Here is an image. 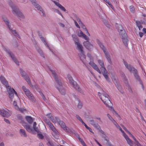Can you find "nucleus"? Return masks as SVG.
<instances>
[{"mask_svg":"<svg viewBox=\"0 0 146 146\" xmlns=\"http://www.w3.org/2000/svg\"><path fill=\"white\" fill-rule=\"evenodd\" d=\"M102 91L103 92L102 93L98 92V95L100 98L106 106L110 110L112 111L113 113H115L116 116L119 117L118 114L116 112L111 106L112 104L108 98V95L103 90H102Z\"/></svg>","mask_w":146,"mask_h":146,"instance_id":"f257e3e1","label":"nucleus"},{"mask_svg":"<svg viewBox=\"0 0 146 146\" xmlns=\"http://www.w3.org/2000/svg\"><path fill=\"white\" fill-rule=\"evenodd\" d=\"M0 80L1 83L7 88L9 97L11 100L14 98V93L15 94L17 98V99H19L16 92L13 88H11L9 86L8 82L4 77L2 76H0Z\"/></svg>","mask_w":146,"mask_h":146,"instance_id":"f03ea898","label":"nucleus"},{"mask_svg":"<svg viewBox=\"0 0 146 146\" xmlns=\"http://www.w3.org/2000/svg\"><path fill=\"white\" fill-rule=\"evenodd\" d=\"M50 70L57 82L56 84L55 85L56 87L60 92L61 94L62 95H65L66 93V90L64 88L62 87V84L61 82L60 81V80L58 78L56 74L54 71L50 69Z\"/></svg>","mask_w":146,"mask_h":146,"instance_id":"7ed1b4c3","label":"nucleus"},{"mask_svg":"<svg viewBox=\"0 0 146 146\" xmlns=\"http://www.w3.org/2000/svg\"><path fill=\"white\" fill-rule=\"evenodd\" d=\"M8 3L12 9V12L14 14H16L20 18H24V15L22 13L20 12L18 8L13 5V2L10 0H9Z\"/></svg>","mask_w":146,"mask_h":146,"instance_id":"20e7f679","label":"nucleus"},{"mask_svg":"<svg viewBox=\"0 0 146 146\" xmlns=\"http://www.w3.org/2000/svg\"><path fill=\"white\" fill-rule=\"evenodd\" d=\"M123 63L126 68L131 73H133L136 79L138 80H140V79L138 74L137 70L129 64H128L127 62L124 60Z\"/></svg>","mask_w":146,"mask_h":146,"instance_id":"39448f33","label":"nucleus"},{"mask_svg":"<svg viewBox=\"0 0 146 146\" xmlns=\"http://www.w3.org/2000/svg\"><path fill=\"white\" fill-rule=\"evenodd\" d=\"M98 62L100 65L101 66L100 69L101 72L103 74V76L106 80L108 81H109V79L108 76V73L106 70L103 61L100 60H98Z\"/></svg>","mask_w":146,"mask_h":146,"instance_id":"423d86ee","label":"nucleus"},{"mask_svg":"<svg viewBox=\"0 0 146 146\" xmlns=\"http://www.w3.org/2000/svg\"><path fill=\"white\" fill-rule=\"evenodd\" d=\"M97 42L100 46V48L102 50L104 54H105L106 57V58L108 61L110 63L111 62V59L109 53L106 51V49L104 47L103 44L101 42L98 40H96Z\"/></svg>","mask_w":146,"mask_h":146,"instance_id":"0eeeda50","label":"nucleus"},{"mask_svg":"<svg viewBox=\"0 0 146 146\" xmlns=\"http://www.w3.org/2000/svg\"><path fill=\"white\" fill-rule=\"evenodd\" d=\"M75 43L77 45V48L80 53L79 55L80 57L81 60L83 62V60L86 58L83 51V47L78 42L75 41Z\"/></svg>","mask_w":146,"mask_h":146,"instance_id":"6e6552de","label":"nucleus"},{"mask_svg":"<svg viewBox=\"0 0 146 146\" xmlns=\"http://www.w3.org/2000/svg\"><path fill=\"white\" fill-rule=\"evenodd\" d=\"M67 77L70 83L72 84L76 90L81 92V90L77 83L73 80L72 76L70 75H67Z\"/></svg>","mask_w":146,"mask_h":146,"instance_id":"1a4fd4ad","label":"nucleus"},{"mask_svg":"<svg viewBox=\"0 0 146 146\" xmlns=\"http://www.w3.org/2000/svg\"><path fill=\"white\" fill-rule=\"evenodd\" d=\"M2 18L3 21L7 25L8 28H9L11 32L15 36L18 37L19 38H20V37L19 36L18 34L16 32V31H15V30H13L12 29H11L10 28V23L9 22V21L7 19V18L5 17H3Z\"/></svg>","mask_w":146,"mask_h":146,"instance_id":"9d476101","label":"nucleus"},{"mask_svg":"<svg viewBox=\"0 0 146 146\" xmlns=\"http://www.w3.org/2000/svg\"><path fill=\"white\" fill-rule=\"evenodd\" d=\"M56 123L57 122L59 125H60L61 127L64 130H66V131H68L69 130L68 127L66 126L65 123L63 121L60 120L59 118L58 117H56L55 119Z\"/></svg>","mask_w":146,"mask_h":146,"instance_id":"9b49d317","label":"nucleus"},{"mask_svg":"<svg viewBox=\"0 0 146 146\" xmlns=\"http://www.w3.org/2000/svg\"><path fill=\"white\" fill-rule=\"evenodd\" d=\"M20 72L22 76L25 79L29 85L30 86H31L32 84L30 78L26 73L22 69H21L20 70Z\"/></svg>","mask_w":146,"mask_h":146,"instance_id":"f8f14e48","label":"nucleus"},{"mask_svg":"<svg viewBox=\"0 0 146 146\" xmlns=\"http://www.w3.org/2000/svg\"><path fill=\"white\" fill-rule=\"evenodd\" d=\"M123 134V136L125 139L127 143L130 146H133V141L128 137L122 129L120 131Z\"/></svg>","mask_w":146,"mask_h":146,"instance_id":"ddd939ff","label":"nucleus"},{"mask_svg":"<svg viewBox=\"0 0 146 146\" xmlns=\"http://www.w3.org/2000/svg\"><path fill=\"white\" fill-rule=\"evenodd\" d=\"M30 0L32 2V4L38 10H40V11L42 12V13L43 16L44 17L45 16V14L44 13V11H43L41 7L38 4H37L35 0Z\"/></svg>","mask_w":146,"mask_h":146,"instance_id":"4468645a","label":"nucleus"},{"mask_svg":"<svg viewBox=\"0 0 146 146\" xmlns=\"http://www.w3.org/2000/svg\"><path fill=\"white\" fill-rule=\"evenodd\" d=\"M7 109L0 110V114L3 117H8L10 116V114L8 112Z\"/></svg>","mask_w":146,"mask_h":146,"instance_id":"2eb2a0df","label":"nucleus"},{"mask_svg":"<svg viewBox=\"0 0 146 146\" xmlns=\"http://www.w3.org/2000/svg\"><path fill=\"white\" fill-rule=\"evenodd\" d=\"M116 27L118 30L119 34L120 36L123 34L124 33H126L125 31L123 30V27L121 25L116 24Z\"/></svg>","mask_w":146,"mask_h":146,"instance_id":"dca6fc26","label":"nucleus"},{"mask_svg":"<svg viewBox=\"0 0 146 146\" xmlns=\"http://www.w3.org/2000/svg\"><path fill=\"white\" fill-rule=\"evenodd\" d=\"M120 37L122 39L123 42L126 46H127L128 44V40L127 38V35L126 33H124L123 34L120 35Z\"/></svg>","mask_w":146,"mask_h":146,"instance_id":"f3484780","label":"nucleus"},{"mask_svg":"<svg viewBox=\"0 0 146 146\" xmlns=\"http://www.w3.org/2000/svg\"><path fill=\"white\" fill-rule=\"evenodd\" d=\"M89 64L93 68L96 70L99 74L101 73V71L98 67L97 65L92 61H90L89 63Z\"/></svg>","mask_w":146,"mask_h":146,"instance_id":"a211bd4d","label":"nucleus"},{"mask_svg":"<svg viewBox=\"0 0 146 146\" xmlns=\"http://www.w3.org/2000/svg\"><path fill=\"white\" fill-rule=\"evenodd\" d=\"M86 41H84L83 43L84 45L88 49L90 50L93 48L92 45L89 41V40H86Z\"/></svg>","mask_w":146,"mask_h":146,"instance_id":"6ab92c4d","label":"nucleus"},{"mask_svg":"<svg viewBox=\"0 0 146 146\" xmlns=\"http://www.w3.org/2000/svg\"><path fill=\"white\" fill-rule=\"evenodd\" d=\"M77 35L79 37H82L86 40H89L88 37L85 34H84L82 31L79 30L78 31Z\"/></svg>","mask_w":146,"mask_h":146,"instance_id":"aec40b11","label":"nucleus"},{"mask_svg":"<svg viewBox=\"0 0 146 146\" xmlns=\"http://www.w3.org/2000/svg\"><path fill=\"white\" fill-rule=\"evenodd\" d=\"M47 124L51 129V130L56 135L58 133V132L56 130L52 124L49 121L47 122Z\"/></svg>","mask_w":146,"mask_h":146,"instance_id":"412c9836","label":"nucleus"},{"mask_svg":"<svg viewBox=\"0 0 146 146\" xmlns=\"http://www.w3.org/2000/svg\"><path fill=\"white\" fill-rule=\"evenodd\" d=\"M26 95L32 101H35V99L33 95L31 94L29 90L27 91L25 93Z\"/></svg>","mask_w":146,"mask_h":146,"instance_id":"4be33fe9","label":"nucleus"},{"mask_svg":"<svg viewBox=\"0 0 146 146\" xmlns=\"http://www.w3.org/2000/svg\"><path fill=\"white\" fill-rule=\"evenodd\" d=\"M76 19L77 21L78 22L79 25L82 27L83 29L85 31H86V30H87L84 24L81 21V20L78 17H77L76 18Z\"/></svg>","mask_w":146,"mask_h":146,"instance_id":"5701e85b","label":"nucleus"},{"mask_svg":"<svg viewBox=\"0 0 146 146\" xmlns=\"http://www.w3.org/2000/svg\"><path fill=\"white\" fill-rule=\"evenodd\" d=\"M8 53L16 64L18 65H19V62L17 61L16 58L14 57V56L12 54L11 52H9Z\"/></svg>","mask_w":146,"mask_h":146,"instance_id":"b1692460","label":"nucleus"},{"mask_svg":"<svg viewBox=\"0 0 146 146\" xmlns=\"http://www.w3.org/2000/svg\"><path fill=\"white\" fill-rule=\"evenodd\" d=\"M53 2L54 4L58 7H59L62 10L64 11H66V9L63 6H62L60 3L57 2L56 1H54Z\"/></svg>","mask_w":146,"mask_h":146,"instance_id":"393cba45","label":"nucleus"},{"mask_svg":"<svg viewBox=\"0 0 146 146\" xmlns=\"http://www.w3.org/2000/svg\"><path fill=\"white\" fill-rule=\"evenodd\" d=\"M46 116H47V117L49 118L54 123H56L55 119H55H54L53 117L52 116V114L51 113H49L48 114H47Z\"/></svg>","mask_w":146,"mask_h":146,"instance_id":"a878e982","label":"nucleus"},{"mask_svg":"<svg viewBox=\"0 0 146 146\" xmlns=\"http://www.w3.org/2000/svg\"><path fill=\"white\" fill-rule=\"evenodd\" d=\"M23 126L25 127L27 131L29 132L32 133L33 132V129L31 128L30 125H24Z\"/></svg>","mask_w":146,"mask_h":146,"instance_id":"bb28decb","label":"nucleus"},{"mask_svg":"<svg viewBox=\"0 0 146 146\" xmlns=\"http://www.w3.org/2000/svg\"><path fill=\"white\" fill-rule=\"evenodd\" d=\"M27 121L30 124H31L33 121V118L29 116H26L25 117Z\"/></svg>","mask_w":146,"mask_h":146,"instance_id":"cd10ccee","label":"nucleus"},{"mask_svg":"<svg viewBox=\"0 0 146 146\" xmlns=\"http://www.w3.org/2000/svg\"><path fill=\"white\" fill-rule=\"evenodd\" d=\"M136 23L139 30H140L143 27L141 23L139 21H136Z\"/></svg>","mask_w":146,"mask_h":146,"instance_id":"c85d7f7f","label":"nucleus"},{"mask_svg":"<svg viewBox=\"0 0 146 146\" xmlns=\"http://www.w3.org/2000/svg\"><path fill=\"white\" fill-rule=\"evenodd\" d=\"M20 133L21 136H24V137L27 136V134L24 130L22 129H20Z\"/></svg>","mask_w":146,"mask_h":146,"instance_id":"c756f323","label":"nucleus"},{"mask_svg":"<svg viewBox=\"0 0 146 146\" xmlns=\"http://www.w3.org/2000/svg\"><path fill=\"white\" fill-rule=\"evenodd\" d=\"M123 129L128 133L130 136L133 139L135 137L132 134H131L125 127H124L123 128Z\"/></svg>","mask_w":146,"mask_h":146,"instance_id":"7c9ffc66","label":"nucleus"},{"mask_svg":"<svg viewBox=\"0 0 146 146\" xmlns=\"http://www.w3.org/2000/svg\"><path fill=\"white\" fill-rule=\"evenodd\" d=\"M93 126L95 128L98 130H100V129H101L100 126L97 123L95 124H94V125Z\"/></svg>","mask_w":146,"mask_h":146,"instance_id":"2f4dec72","label":"nucleus"},{"mask_svg":"<svg viewBox=\"0 0 146 146\" xmlns=\"http://www.w3.org/2000/svg\"><path fill=\"white\" fill-rule=\"evenodd\" d=\"M116 86L118 90H119L122 93H123V91L120 85H116Z\"/></svg>","mask_w":146,"mask_h":146,"instance_id":"473e14b6","label":"nucleus"},{"mask_svg":"<svg viewBox=\"0 0 146 146\" xmlns=\"http://www.w3.org/2000/svg\"><path fill=\"white\" fill-rule=\"evenodd\" d=\"M133 139L135 141V143L137 146H143L138 141L135 137L133 138Z\"/></svg>","mask_w":146,"mask_h":146,"instance_id":"72a5a7b5","label":"nucleus"},{"mask_svg":"<svg viewBox=\"0 0 146 146\" xmlns=\"http://www.w3.org/2000/svg\"><path fill=\"white\" fill-rule=\"evenodd\" d=\"M13 105L14 106L15 108L17 110H19V107L17 106V102L14 101L13 103Z\"/></svg>","mask_w":146,"mask_h":146,"instance_id":"f704fd0d","label":"nucleus"},{"mask_svg":"<svg viewBox=\"0 0 146 146\" xmlns=\"http://www.w3.org/2000/svg\"><path fill=\"white\" fill-rule=\"evenodd\" d=\"M36 122H34V123H33V128L34 130L35 131H38V130L37 128H36Z\"/></svg>","mask_w":146,"mask_h":146,"instance_id":"c9c22d12","label":"nucleus"},{"mask_svg":"<svg viewBox=\"0 0 146 146\" xmlns=\"http://www.w3.org/2000/svg\"><path fill=\"white\" fill-rule=\"evenodd\" d=\"M89 122L90 123V124L91 125H92V126L94 124H95L96 123V121L94 120H93V119H90L89 120Z\"/></svg>","mask_w":146,"mask_h":146,"instance_id":"e433bc0d","label":"nucleus"},{"mask_svg":"<svg viewBox=\"0 0 146 146\" xmlns=\"http://www.w3.org/2000/svg\"><path fill=\"white\" fill-rule=\"evenodd\" d=\"M53 10L55 12L58 13L61 16H62V15L58 9H54Z\"/></svg>","mask_w":146,"mask_h":146,"instance_id":"4c0bfd02","label":"nucleus"},{"mask_svg":"<svg viewBox=\"0 0 146 146\" xmlns=\"http://www.w3.org/2000/svg\"><path fill=\"white\" fill-rule=\"evenodd\" d=\"M130 11L132 12H134L135 10V8L134 7L132 6H130Z\"/></svg>","mask_w":146,"mask_h":146,"instance_id":"58836bf2","label":"nucleus"},{"mask_svg":"<svg viewBox=\"0 0 146 146\" xmlns=\"http://www.w3.org/2000/svg\"><path fill=\"white\" fill-rule=\"evenodd\" d=\"M19 110L20 111L23 113H24L25 112L27 111V110L24 109L23 108H20L19 109V110Z\"/></svg>","mask_w":146,"mask_h":146,"instance_id":"ea45409f","label":"nucleus"},{"mask_svg":"<svg viewBox=\"0 0 146 146\" xmlns=\"http://www.w3.org/2000/svg\"><path fill=\"white\" fill-rule=\"evenodd\" d=\"M78 108L81 109L82 106V103L79 102L78 105Z\"/></svg>","mask_w":146,"mask_h":146,"instance_id":"a19ab883","label":"nucleus"},{"mask_svg":"<svg viewBox=\"0 0 146 146\" xmlns=\"http://www.w3.org/2000/svg\"><path fill=\"white\" fill-rule=\"evenodd\" d=\"M22 89L25 93L27 91L29 90L26 88L24 86H23Z\"/></svg>","mask_w":146,"mask_h":146,"instance_id":"79ce46f5","label":"nucleus"},{"mask_svg":"<svg viewBox=\"0 0 146 146\" xmlns=\"http://www.w3.org/2000/svg\"><path fill=\"white\" fill-rule=\"evenodd\" d=\"M22 89L25 93L27 91L29 90L26 88L24 86H23Z\"/></svg>","mask_w":146,"mask_h":146,"instance_id":"37998d69","label":"nucleus"},{"mask_svg":"<svg viewBox=\"0 0 146 146\" xmlns=\"http://www.w3.org/2000/svg\"><path fill=\"white\" fill-rule=\"evenodd\" d=\"M22 89L25 93L27 91L29 90L26 88L24 86H23Z\"/></svg>","mask_w":146,"mask_h":146,"instance_id":"c03bdc74","label":"nucleus"},{"mask_svg":"<svg viewBox=\"0 0 146 146\" xmlns=\"http://www.w3.org/2000/svg\"><path fill=\"white\" fill-rule=\"evenodd\" d=\"M37 135L39 138L41 139H42L43 138L44 136L42 134L38 133L37 134Z\"/></svg>","mask_w":146,"mask_h":146,"instance_id":"a18cd8bd","label":"nucleus"},{"mask_svg":"<svg viewBox=\"0 0 146 146\" xmlns=\"http://www.w3.org/2000/svg\"><path fill=\"white\" fill-rule=\"evenodd\" d=\"M112 122L117 127H118V126H119V125L114 120H113Z\"/></svg>","mask_w":146,"mask_h":146,"instance_id":"49530a36","label":"nucleus"},{"mask_svg":"<svg viewBox=\"0 0 146 146\" xmlns=\"http://www.w3.org/2000/svg\"><path fill=\"white\" fill-rule=\"evenodd\" d=\"M74 23H75V24L76 27H77V28L80 29V27L78 25V23H77V22H76V21L75 20H74Z\"/></svg>","mask_w":146,"mask_h":146,"instance_id":"de8ad7c7","label":"nucleus"},{"mask_svg":"<svg viewBox=\"0 0 146 146\" xmlns=\"http://www.w3.org/2000/svg\"><path fill=\"white\" fill-rule=\"evenodd\" d=\"M104 23L107 27L108 28H110V25L109 24H108V22L106 21L104 22Z\"/></svg>","mask_w":146,"mask_h":146,"instance_id":"09e8293b","label":"nucleus"},{"mask_svg":"<svg viewBox=\"0 0 146 146\" xmlns=\"http://www.w3.org/2000/svg\"><path fill=\"white\" fill-rule=\"evenodd\" d=\"M86 128L87 129H88L89 130V131L90 132H91V133H92L93 134H94V132L92 131V129L89 127L88 126H87L86 127Z\"/></svg>","mask_w":146,"mask_h":146,"instance_id":"8fccbe9b","label":"nucleus"},{"mask_svg":"<svg viewBox=\"0 0 146 146\" xmlns=\"http://www.w3.org/2000/svg\"><path fill=\"white\" fill-rule=\"evenodd\" d=\"M37 51L40 54V55H42V54H43L42 52V50L38 48V49H37Z\"/></svg>","mask_w":146,"mask_h":146,"instance_id":"3c124183","label":"nucleus"},{"mask_svg":"<svg viewBox=\"0 0 146 146\" xmlns=\"http://www.w3.org/2000/svg\"><path fill=\"white\" fill-rule=\"evenodd\" d=\"M107 116L108 117L109 119L111 121H113L114 119L112 118V117L109 114H107Z\"/></svg>","mask_w":146,"mask_h":146,"instance_id":"603ef678","label":"nucleus"},{"mask_svg":"<svg viewBox=\"0 0 146 146\" xmlns=\"http://www.w3.org/2000/svg\"><path fill=\"white\" fill-rule=\"evenodd\" d=\"M76 118L80 121L82 120L81 117H80L78 115H76Z\"/></svg>","mask_w":146,"mask_h":146,"instance_id":"864d4df0","label":"nucleus"},{"mask_svg":"<svg viewBox=\"0 0 146 146\" xmlns=\"http://www.w3.org/2000/svg\"><path fill=\"white\" fill-rule=\"evenodd\" d=\"M4 120L6 123L9 124H10V121L8 119L5 118H4Z\"/></svg>","mask_w":146,"mask_h":146,"instance_id":"5fc2aeb1","label":"nucleus"},{"mask_svg":"<svg viewBox=\"0 0 146 146\" xmlns=\"http://www.w3.org/2000/svg\"><path fill=\"white\" fill-rule=\"evenodd\" d=\"M40 38H41V40L42 42H43L44 43V44H45V43H46V41H45V39H44V38L43 37L41 36V37H40Z\"/></svg>","mask_w":146,"mask_h":146,"instance_id":"6e6d98bb","label":"nucleus"},{"mask_svg":"<svg viewBox=\"0 0 146 146\" xmlns=\"http://www.w3.org/2000/svg\"><path fill=\"white\" fill-rule=\"evenodd\" d=\"M47 145L48 146H53L50 141H48L47 143Z\"/></svg>","mask_w":146,"mask_h":146,"instance_id":"4d7b16f0","label":"nucleus"},{"mask_svg":"<svg viewBox=\"0 0 146 146\" xmlns=\"http://www.w3.org/2000/svg\"><path fill=\"white\" fill-rule=\"evenodd\" d=\"M107 3H108L109 5L111 4L110 2L109 1V0H104Z\"/></svg>","mask_w":146,"mask_h":146,"instance_id":"13d9d810","label":"nucleus"},{"mask_svg":"<svg viewBox=\"0 0 146 146\" xmlns=\"http://www.w3.org/2000/svg\"><path fill=\"white\" fill-rule=\"evenodd\" d=\"M80 122L82 123V124H83L85 127H86L88 126L82 120L81 121H80Z\"/></svg>","mask_w":146,"mask_h":146,"instance_id":"bf43d9fd","label":"nucleus"},{"mask_svg":"<svg viewBox=\"0 0 146 146\" xmlns=\"http://www.w3.org/2000/svg\"><path fill=\"white\" fill-rule=\"evenodd\" d=\"M139 35L140 37H142L143 35V33L142 32H139Z\"/></svg>","mask_w":146,"mask_h":146,"instance_id":"052dcab7","label":"nucleus"},{"mask_svg":"<svg viewBox=\"0 0 146 146\" xmlns=\"http://www.w3.org/2000/svg\"><path fill=\"white\" fill-rule=\"evenodd\" d=\"M81 143L83 146H87L85 143L83 141H82Z\"/></svg>","mask_w":146,"mask_h":146,"instance_id":"680f3d73","label":"nucleus"},{"mask_svg":"<svg viewBox=\"0 0 146 146\" xmlns=\"http://www.w3.org/2000/svg\"><path fill=\"white\" fill-rule=\"evenodd\" d=\"M72 37L74 39H76V35H72Z\"/></svg>","mask_w":146,"mask_h":146,"instance_id":"e2e57ef3","label":"nucleus"},{"mask_svg":"<svg viewBox=\"0 0 146 146\" xmlns=\"http://www.w3.org/2000/svg\"><path fill=\"white\" fill-rule=\"evenodd\" d=\"M95 140L99 146H102V145L100 144V143L96 139H95Z\"/></svg>","mask_w":146,"mask_h":146,"instance_id":"0e129e2a","label":"nucleus"},{"mask_svg":"<svg viewBox=\"0 0 146 146\" xmlns=\"http://www.w3.org/2000/svg\"><path fill=\"white\" fill-rule=\"evenodd\" d=\"M78 138L79 140L80 141V142H81L82 141H83L82 139L81 138L80 136L78 137Z\"/></svg>","mask_w":146,"mask_h":146,"instance_id":"69168bd1","label":"nucleus"},{"mask_svg":"<svg viewBox=\"0 0 146 146\" xmlns=\"http://www.w3.org/2000/svg\"><path fill=\"white\" fill-rule=\"evenodd\" d=\"M59 24L62 27H64V25L62 23H60Z\"/></svg>","mask_w":146,"mask_h":146,"instance_id":"338daca9","label":"nucleus"},{"mask_svg":"<svg viewBox=\"0 0 146 146\" xmlns=\"http://www.w3.org/2000/svg\"><path fill=\"white\" fill-rule=\"evenodd\" d=\"M143 31L145 33H146V29L144 28H143Z\"/></svg>","mask_w":146,"mask_h":146,"instance_id":"774afa93","label":"nucleus"}]
</instances>
